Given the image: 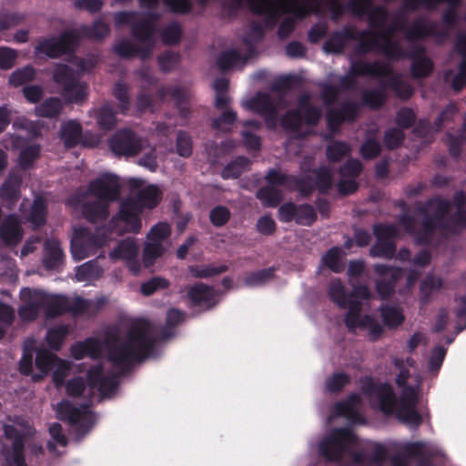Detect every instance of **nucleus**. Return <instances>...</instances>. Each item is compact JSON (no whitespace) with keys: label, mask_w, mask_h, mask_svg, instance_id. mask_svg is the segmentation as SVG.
<instances>
[{"label":"nucleus","mask_w":466,"mask_h":466,"mask_svg":"<svg viewBox=\"0 0 466 466\" xmlns=\"http://www.w3.org/2000/svg\"><path fill=\"white\" fill-rule=\"evenodd\" d=\"M118 200V211L106 225L100 227L106 228V236L112 238L114 233L119 236L125 233H139L142 228L141 211L134 206V201L131 198H124Z\"/></svg>","instance_id":"12"},{"label":"nucleus","mask_w":466,"mask_h":466,"mask_svg":"<svg viewBox=\"0 0 466 466\" xmlns=\"http://www.w3.org/2000/svg\"><path fill=\"white\" fill-rule=\"evenodd\" d=\"M278 218L282 223L295 222L298 226L311 227L317 220V211L309 203L286 201L278 208Z\"/></svg>","instance_id":"19"},{"label":"nucleus","mask_w":466,"mask_h":466,"mask_svg":"<svg viewBox=\"0 0 466 466\" xmlns=\"http://www.w3.org/2000/svg\"><path fill=\"white\" fill-rule=\"evenodd\" d=\"M350 382V377L344 371L333 372L325 380V390L328 393H339Z\"/></svg>","instance_id":"41"},{"label":"nucleus","mask_w":466,"mask_h":466,"mask_svg":"<svg viewBox=\"0 0 466 466\" xmlns=\"http://www.w3.org/2000/svg\"><path fill=\"white\" fill-rule=\"evenodd\" d=\"M448 207V201L431 198L424 204L418 205L414 210L415 215H412L403 202L399 224L406 233L414 237L416 245L429 246L437 229L456 233L453 230L454 227L445 216Z\"/></svg>","instance_id":"6"},{"label":"nucleus","mask_w":466,"mask_h":466,"mask_svg":"<svg viewBox=\"0 0 466 466\" xmlns=\"http://www.w3.org/2000/svg\"><path fill=\"white\" fill-rule=\"evenodd\" d=\"M69 333V328L66 324L56 325L48 329L46 334V340L48 345L47 350H59Z\"/></svg>","instance_id":"36"},{"label":"nucleus","mask_w":466,"mask_h":466,"mask_svg":"<svg viewBox=\"0 0 466 466\" xmlns=\"http://www.w3.org/2000/svg\"><path fill=\"white\" fill-rule=\"evenodd\" d=\"M40 154L38 145H31L25 147L18 157V165L23 170L29 168Z\"/></svg>","instance_id":"53"},{"label":"nucleus","mask_w":466,"mask_h":466,"mask_svg":"<svg viewBox=\"0 0 466 466\" xmlns=\"http://www.w3.org/2000/svg\"><path fill=\"white\" fill-rule=\"evenodd\" d=\"M357 76H370L385 79L388 86L394 87L395 92L401 99H408L412 95V88L396 77L388 63L375 61L372 63L363 60L352 61L349 74L342 79L341 85L348 86L352 85L353 77Z\"/></svg>","instance_id":"11"},{"label":"nucleus","mask_w":466,"mask_h":466,"mask_svg":"<svg viewBox=\"0 0 466 466\" xmlns=\"http://www.w3.org/2000/svg\"><path fill=\"white\" fill-rule=\"evenodd\" d=\"M138 244L134 238H126L119 240L108 255L112 260H127L132 257H136L138 253Z\"/></svg>","instance_id":"31"},{"label":"nucleus","mask_w":466,"mask_h":466,"mask_svg":"<svg viewBox=\"0 0 466 466\" xmlns=\"http://www.w3.org/2000/svg\"><path fill=\"white\" fill-rule=\"evenodd\" d=\"M228 270V267L225 264L192 265L188 267L189 274L196 279H210L219 276Z\"/></svg>","instance_id":"35"},{"label":"nucleus","mask_w":466,"mask_h":466,"mask_svg":"<svg viewBox=\"0 0 466 466\" xmlns=\"http://www.w3.org/2000/svg\"><path fill=\"white\" fill-rule=\"evenodd\" d=\"M322 262L325 267L334 272H339L342 267L340 261V248L338 247L330 248L323 256Z\"/></svg>","instance_id":"56"},{"label":"nucleus","mask_w":466,"mask_h":466,"mask_svg":"<svg viewBox=\"0 0 466 466\" xmlns=\"http://www.w3.org/2000/svg\"><path fill=\"white\" fill-rule=\"evenodd\" d=\"M266 184L256 192V198L265 208L279 207L285 191H296L300 198H309L315 190L329 194L336 177H263Z\"/></svg>","instance_id":"7"},{"label":"nucleus","mask_w":466,"mask_h":466,"mask_svg":"<svg viewBox=\"0 0 466 466\" xmlns=\"http://www.w3.org/2000/svg\"><path fill=\"white\" fill-rule=\"evenodd\" d=\"M458 306L455 310V316L460 320H464V324H456L454 335L457 336L466 329V295L461 296L458 299Z\"/></svg>","instance_id":"64"},{"label":"nucleus","mask_w":466,"mask_h":466,"mask_svg":"<svg viewBox=\"0 0 466 466\" xmlns=\"http://www.w3.org/2000/svg\"><path fill=\"white\" fill-rule=\"evenodd\" d=\"M275 274V268L268 267L248 273L243 279L244 286L254 289L265 285L271 280Z\"/></svg>","instance_id":"37"},{"label":"nucleus","mask_w":466,"mask_h":466,"mask_svg":"<svg viewBox=\"0 0 466 466\" xmlns=\"http://www.w3.org/2000/svg\"><path fill=\"white\" fill-rule=\"evenodd\" d=\"M46 206L44 199L36 198L32 206L28 216V220L35 227L39 228L46 224Z\"/></svg>","instance_id":"43"},{"label":"nucleus","mask_w":466,"mask_h":466,"mask_svg":"<svg viewBox=\"0 0 466 466\" xmlns=\"http://www.w3.org/2000/svg\"><path fill=\"white\" fill-rule=\"evenodd\" d=\"M256 228L263 236H271L276 232L277 224L269 214H266L258 218Z\"/></svg>","instance_id":"62"},{"label":"nucleus","mask_w":466,"mask_h":466,"mask_svg":"<svg viewBox=\"0 0 466 466\" xmlns=\"http://www.w3.org/2000/svg\"><path fill=\"white\" fill-rule=\"evenodd\" d=\"M167 251L164 244L152 243L146 240L143 252L142 263L145 268L152 267L157 258H161Z\"/></svg>","instance_id":"40"},{"label":"nucleus","mask_w":466,"mask_h":466,"mask_svg":"<svg viewBox=\"0 0 466 466\" xmlns=\"http://www.w3.org/2000/svg\"><path fill=\"white\" fill-rule=\"evenodd\" d=\"M252 34L254 35V40L244 39L247 46V53L245 55L240 54L237 49H230L223 52L218 56L217 64L221 70L241 68L247 63L248 59L254 54L253 42H257L260 39L261 30L253 28Z\"/></svg>","instance_id":"23"},{"label":"nucleus","mask_w":466,"mask_h":466,"mask_svg":"<svg viewBox=\"0 0 466 466\" xmlns=\"http://www.w3.org/2000/svg\"><path fill=\"white\" fill-rule=\"evenodd\" d=\"M350 152V147L339 141L330 142L326 148V154L329 160L336 162L346 157Z\"/></svg>","instance_id":"55"},{"label":"nucleus","mask_w":466,"mask_h":466,"mask_svg":"<svg viewBox=\"0 0 466 466\" xmlns=\"http://www.w3.org/2000/svg\"><path fill=\"white\" fill-rule=\"evenodd\" d=\"M360 394L350 392L343 400L337 401L330 409L329 420L346 418L345 427L334 428L325 434L310 438L308 441L309 452L325 463L336 466H384L383 457L388 449L383 443L376 442L370 452L362 449L355 450L358 437L352 431L356 418L360 416Z\"/></svg>","instance_id":"2"},{"label":"nucleus","mask_w":466,"mask_h":466,"mask_svg":"<svg viewBox=\"0 0 466 466\" xmlns=\"http://www.w3.org/2000/svg\"><path fill=\"white\" fill-rule=\"evenodd\" d=\"M438 198L442 201L449 202L445 216L451 221V226L454 227L453 230L458 233L463 226L461 222V217L465 211L466 193L463 190H458L451 199Z\"/></svg>","instance_id":"29"},{"label":"nucleus","mask_w":466,"mask_h":466,"mask_svg":"<svg viewBox=\"0 0 466 466\" xmlns=\"http://www.w3.org/2000/svg\"><path fill=\"white\" fill-rule=\"evenodd\" d=\"M112 152L116 156L132 157L144 147V141L129 129L116 132L109 142Z\"/></svg>","instance_id":"24"},{"label":"nucleus","mask_w":466,"mask_h":466,"mask_svg":"<svg viewBox=\"0 0 466 466\" xmlns=\"http://www.w3.org/2000/svg\"><path fill=\"white\" fill-rule=\"evenodd\" d=\"M380 310L382 322L388 328H397L404 321L401 310L396 306L381 304Z\"/></svg>","instance_id":"39"},{"label":"nucleus","mask_w":466,"mask_h":466,"mask_svg":"<svg viewBox=\"0 0 466 466\" xmlns=\"http://www.w3.org/2000/svg\"><path fill=\"white\" fill-rule=\"evenodd\" d=\"M143 7L148 8V20H137L135 13L122 12L115 15V23L117 25L129 24L132 25L131 34L135 40L133 44L129 40H122L114 46L116 55L124 58H130L135 56L142 59L150 56L156 45V28L152 20L158 17L154 8L158 5V0H140Z\"/></svg>","instance_id":"8"},{"label":"nucleus","mask_w":466,"mask_h":466,"mask_svg":"<svg viewBox=\"0 0 466 466\" xmlns=\"http://www.w3.org/2000/svg\"><path fill=\"white\" fill-rule=\"evenodd\" d=\"M432 70V64L427 57L418 54L414 56L412 63V73L415 76L423 77L428 76Z\"/></svg>","instance_id":"60"},{"label":"nucleus","mask_w":466,"mask_h":466,"mask_svg":"<svg viewBox=\"0 0 466 466\" xmlns=\"http://www.w3.org/2000/svg\"><path fill=\"white\" fill-rule=\"evenodd\" d=\"M48 432L51 440L47 441L46 448L50 452L56 451V445L65 447L67 445V438L63 431V428L59 422H53L48 427Z\"/></svg>","instance_id":"42"},{"label":"nucleus","mask_w":466,"mask_h":466,"mask_svg":"<svg viewBox=\"0 0 466 466\" xmlns=\"http://www.w3.org/2000/svg\"><path fill=\"white\" fill-rule=\"evenodd\" d=\"M260 126H261L260 123L254 121V120L246 121L244 123L245 130H243V132H242V137H243L244 144L249 149L256 150V149L259 148V147H260L259 137L258 136L252 134L249 131V128L258 130V129H259Z\"/></svg>","instance_id":"48"},{"label":"nucleus","mask_w":466,"mask_h":466,"mask_svg":"<svg viewBox=\"0 0 466 466\" xmlns=\"http://www.w3.org/2000/svg\"><path fill=\"white\" fill-rule=\"evenodd\" d=\"M76 40L77 37L73 32H66L59 37L44 38L35 46V54L39 57L55 58L70 51Z\"/></svg>","instance_id":"21"},{"label":"nucleus","mask_w":466,"mask_h":466,"mask_svg":"<svg viewBox=\"0 0 466 466\" xmlns=\"http://www.w3.org/2000/svg\"><path fill=\"white\" fill-rule=\"evenodd\" d=\"M193 151V144L190 136L184 132L180 131L177 135L176 140V152L184 157H189Z\"/></svg>","instance_id":"58"},{"label":"nucleus","mask_w":466,"mask_h":466,"mask_svg":"<svg viewBox=\"0 0 466 466\" xmlns=\"http://www.w3.org/2000/svg\"><path fill=\"white\" fill-rule=\"evenodd\" d=\"M134 201V206L141 212L144 208H155L162 199V191L155 184L140 188L135 196H127Z\"/></svg>","instance_id":"28"},{"label":"nucleus","mask_w":466,"mask_h":466,"mask_svg":"<svg viewBox=\"0 0 466 466\" xmlns=\"http://www.w3.org/2000/svg\"><path fill=\"white\" fill-rule=\"evenodd\" d=\"M392 364L399 370L395 383L400 389V396H397L391 383L380 382L370 375L360 379V393L369 400L373 410L385 416L394 415L411 430H417L422 423L424 415H428V412H420L417 408L421 379L416 376L413 383L408 384L410 372L403 360L394 358Z\"/></svg>","instance_id":"3"},{"label":"nucleus","mask_w":466,"mask_h":466,"mask_svg":"<svg viewBox=\"0 0 466 466\" xmlns=\"http://www.w3.org/2000/svg\"><path fill=\"white\" fill-rule=\"evenodd\" d=\"M336 187L339 195L340 196H348L350 194L354 193L358 187L359 183L355 179L357 177H339Z\"/></svg>","instance_id":"63"},{"label":"nucleus","mask_w":466,"mask_h":466,"mask_svg":"<svg viewBox=\"0 0 466 466\" xmlns=\"http://www.w3.org/2000/svg\"><path fill=\"white\" fill-rule=\"evenodd\" d=\"M447 354V349L442 345H436L431 350L428 370L430 372L437 374L441 370Z\"/></svg>","instance_id":"47"},{"label":"nucleus","mask_w":466,"mask_h":466,"mask_svg":"<svg viewBox=\"0 0 466 466\" xmlns=\"http://www.w3.org/2000/svg\"><path fill=\"white\" fill-rule=\"evenodd\" d=\"M4 437L11 441V446L5 452V461L7 466H27L25 449V438L31 435L30 430H19L13 424L3 425Z\"/></svg>","instance_id":"17"},{"label":"nucleus","mask_w":466,"mask_h":466,"mask_svg":"<svg viewBox=\"0 0 466 466\" xmlns=\"http://www.w3.org/2000/svg\"><path fill=\"white\" fill-rule=\"evenodd\" d=\"M352 37H354V32L350 30L338 33L325 44L324 49L329 53H339L344 49L347 41Z\"/></svg>","instance_id":"44"},{"label":"nucleus","mask_w":466,"mask_h":466,"mask_svg":"<svg viewBox=\"0 0 466 466\" xmlns=\"http://www.w3.org/2000/svg\"><path fill=\"white\" fill-rule=\"evenodd\" d=\"M98 127L103 130L112 129L116 124V118L108 105L94 111Z\"/></svg>","instance_id":"45"},{"label":"nucleus","mask_w":466,"mask_h":466,"mask_svg":"<svg viewBox=\"0 0 466 466\" xmlns=\"http://www.w3.org/2000/svg\"><path fill=\"white\" fill-rule=\"evenodd\" d=\"M209 221L216 228L224 227L230 219V210L223 205H217L209 211Z\"/></svg>","instance_id":"49"},{"label":"nucleus","mask_w":466,"mask_h":466,"mask_svg":"<svg viewBox=\"0 0 466 466\" xmlns=\"http://www.w3.org/2000/svg\"><path fill=\"white\" fill-rule=\"evenodd\" d=\"M67 369L64 360L46 347L35 350H25L19 361L20 373L30 376L33 382L43 380L52 371V381L56 388L65 386L69 397L82 400L79 403L61 400L56 410L57 417L74 429V441L80 442L96 422V416L90 409L96 392L98 401L112 399L119 389L121 377L117 370L105 372L97 365L87 370L86 379L75 377L66 381Z\"/></svg>","instance_id":"1"},{"label":"nucleus","mask_w":466,"mask_h":466,"mask_svg":"<svg viewBox=\"0 0 466 466\" xmlns=\"http://www.w3.org/2000/svg\"><path fill=\"white\" fill-rule=\"evenodd\" d=\"M250 161L245 157H238L232 159L226 167V175H239L249 171Z\"/></svg>","instance_id":"61"},{"label":"nucleus","mask_w":466,"mask_h":466,"mask_svg":"<svg viewBox=\"0 0 466 466\" xmlns=\"http://www.w3.org/2000/svg\"><path fill=\"white\" fill-rule=\"evenodd\" d=\"M23 228L16 214H9L0 225V241L9 247L16 246L23 238Z\"/></svg>","instance_id":"27"},{"label":"nucleus","mask_w":466,"mask_h":466,"mask_svg":"<svg viewBox=\"0 0 466 466\" xmlns=\"http://www.w3.org/2000/svg\"><path fill=\"white\" fill-rule=\"evenodd\" d=\"M374 272L380 277L376 281L375 289L378 295L383 299L390 298L394 292L400 272L387 264H375Z\"/></svg>","instance_id":"25"},{"label":"nucleus","mask_w":466,"mask_h":466,"mask_svg":"<svg viewBox=\"0 0 466 466\" xmlns=\"http://www.w3.org/2000/svg\"><path fill=\"white\" fill-rule=\"evenodd\" d=\"M22 177H6L0 187V197L3 200L15 204L20 198Z\"/></svg>","instance_id":"34"},{"label":"nucleus","mask_w":466,"mask_h":466,"mask_svg":"<svg viewBox=\"0 0 466 466\" xmlns=\"http://www.w3.org/2000/svg\"><path fill=\"white\" fill-rule=\"evenodd\" d=\"M373 235L376 241L370 248V255L373 258H392L396 255L397 247L394 238L398 235L394 224L376 223L373 226Z\"/></svg>","instance_id":"18"},{"label":"nucleus","mask_w":466,"mask_h":466,"mask_svg":"<svg viewBox=\"0 0 466 466\" xmlns=\"http://www.w3.org/2000/svg\"><path fill=\"white\" fill-rule=\"evenodd\" d=\"M399 448L390 458L391 466H410L411 460L416 466H445L448 462L444 451L433 442L405 441Z\"/></svg>","instance_id":"10"},{"label":"nucleus","mask_w":466,"mask_h":466,"mask_svg":"<svg viewBox=\"0 0 466 466\" xmlns=\"http://www.w3.org/2000/svg\"><path fill=\"white\" fill-rule=\"evenodd\" d=\"M59 137L66 147H73L80 143L86 147H94L100 141V137L96 135H83L82 126L76 119H69L61 124Z\"/></svg>","instance_id":"20"},{"label":"nucleus","mask_w":466,"mask_h":466,"mask_svg":"<svg viewBox=\"0 0 466 466\" xmlns=\"http://www.w3.org/2000/svg\"><path fill=\"white\" fill-rule=\"evenodd\" d=\"M40 295L39 300L41 309L46 319H55L66 312L68 309V299L62 294L49 295L42 290H34Z\"/></svg>","instance_id":"26"},{"label":"nucleus","mask_w":466,"mask_h":466,"mask_svg":"<svg viewBox=\"0 0 466 466\" xmlns=\"http://www.w3.org/2000/svg\"><path fill=\"white\" fill-rule=\"evenodd\" d=\"M362 310L347 312L345 315V325L350 331L355 332L359 328L367 329L369 338L371 341L378 340L383 334L384 329L372 314H361Z\"/></svg>","instance_id":"22"},{"label":"nucleus","mask_w":466,"mask_h":466,"mask_svg":"<svg viewBox=\"0 0 466 466\" xmlns=\"http://www.w3.org/2000/svg\"><path fill=\"white\" fill-rule=\"evenodd\" d=\"M102 272L98 262L91 259L76 267L75 275L78 281H90L99 279Z\"/></svg>","instance_id":"38"},{"label":"nucleus","mask_w":466,"mask_h":466,"mask_svg":"<svg viewBox=\"0 0 466 466\" xmlns=\"http://www.w3.org/2000/svg\"><path fill=\"white\" fill-rule=\"evenodd\" d=\"M221 111H222L221 116L214 119L212 126L215 129L221 130V131H228L231 128L232 125L236 122L237 114L230 108L221 109Z\"/></svg>","instance_id":"57"},{"label":"nucleus","mask_w":466,"mask_h":466,"mask_svg":"<svg viewBox=\"0 0 466 466\" xmlns=\"http://www.w3.org/2000/svg\"><path fill=\"white\" fill-rule=\"evenodd\" d=\"M64 252L59 241L47 239L44 244L42 264L47 270L58 269L64 263Z\"/></svg>","instance_id":"30"},{"label":"nucleus","mask_w":466,"mask_h":466,"mask_svg":"<svg viewBox=\"0 0 466 466\" xmlns=\"http://www.w3.org/2000/svg\"><path fill=\"white\" fill-rule=\"evenodd\" d=\"M185 293L193 317L213 310L225 296L224 291L201 281L187 285Z\"/></svg>","instance_id":"13"},{"label":"nucleus","mask_w":466,"mask_h":466,"mask_svg":"<svg viewBox=\"0 0 466 466\" xmlns=\"http://www.w3.org/2000/svg\"><path fill=\"white\" fill-rule=\"evenodd\" d=\"M358 106L352 103L345 104L339 111L329 110L327 115V121L331 129L345 120H352L358 113Z\"/></svg>","instance_id":"33"},{"label":"nucleus","mask_w":466,"mask_h":466,"mask_svg":"<svg viewBox=\"0 0 466 466\" xmlns=\"http://www.w3.org/2000/svg\"><path fill=\"white\" fill-rule=\"evenodd\" d=\"M176 334L173 328L165 324L157 338L148 321L133 323L126 329L116 327L110 332L108 360L122 380L137 365L147 360L158 359L162 354L159 343L170 340Z\"/></svg>","instance_id":"4"},{"label":"nucleus","mask_w":466,"mask_h":466,"mask_svg":"<svg viewBox=\"0 0 466 466\" xmlns=\"http://www.w3.org/2000/svg\"><path fill=\"white\" fill-rule=\"evenodd\" d=\"M64 109V103L58 97H48L36 106L34 113L36 116L44 118H57Z\"/></svg>","instance_id":"32"},{"label":"nucleus","mask_w":466,"mask_h":466,"mask_svg":"<svg viewBox=\"0 0 466 466\" xmlns=\"http://www.w3.org/2000/svg\"><path fill=\"white\" fill-rule=\"evenodd\" d=\"M170 234V226L167 222H158L147 234V241L164 244V241L169 238Z\"/></svg>","instance_id":"46"},{"label":"nucleus","mask_w":466,"mask_h":466,"mask_svg":"<svg viewBox=\"0 0 466 466\" xmlns=\"http://www.w3.org/2000/svg\"><path fill=\"white\" fill-rule=\"evenodd\" d=\"M329 297L341 309H347V312H354L363 309V305L367 302L371 293L365 284H357L348 292L339 280L332 281L329 287Z\"/></svg>","instance_id":"15"},{"label":"nucleus","mask_w":466,"mask_h":466,"mask_svg":"<svg viewBox=\"0 0 466 466\" xmlns=\"http://www.w3.org/2000/svg\"><path fill=\"white\" fill-rule=\"evenodd\" d=\"M54 81L61 86V95L70 104H79L87 97V86L79 81L78 71L66 65H58L53 74Z\"/></svg>","instance_id":"16"},{"label":"nucleus","mask_w":466,"mask_h":466,"mask_svg":"<svg viewBox=\"0 0 466 466\" xmlns=\"http://www.w3.org/2000/svg\"><path fill=\"white\" fill-rule=\"evenodd\" d=\"M286 106L282 100L276 101L267 93H257L254 96L241 101V106L245 110L262 116L268 128H275L280 122L283 128L296 132L303 127H309L317 124L321 116V110L311 105L309 94L301 95L298 109L287 112L279 120L277 109Z\"/></svg>","instance_id":"5"},{"label":"nucleus","mask_w":466,"mask_h":466,"mask_svg":"<svg viewBox=\"0 0 466 466\" xmlns=\"http://www.w3.org/2000/svg\"><path fill=\"white\" fill-rule=\"evenodd\" d=\"M82 34L90 39L100 40L107 36L109 34V27L106 23L98 20L91 26H84L82 28Z\"/></svg>","instance_id":"54"},{"label":"nucleus","mask_w":466,"mask_h":466,"mask_svg":"<svg viewBox=\"0 0 466 466\" xmlns=\"http://www.w3.org/2000/svg\"><path fill=\"white\" fill-rule=\"evenodd\" d=\"M441 285L440 279H436L433 275H427L420 285V299L423 302L428 301L432 293L441 288Z\"/></svg>","instance_id":"52"},{"label":"nucleus","mask_w":466,"mask_h":466,"mask_svg":"<svg viewBox=\"0 0 466 466\" xmlns=\"http://www.w3.org/2000/svg\"><path fill=\"white\" fill-rule=\"evenodd\" d=\"M120 177H96L89 182L86 195L94 200L82 203L83 217L89 222L97 223L107 218L108 205L117 201L121 196Z\"/></svg>","instance_id":"9"},{"label":"nucleus","mask_w":466,"mask_h":466,"mask_svg":"<svg viewBox=\"0 0 466 466\" xmlns=\"http://www.w3.org/2000/svg\"><path fill=\"white\" fill-rule=\"evenodd\" d=\"M40 300L29 301L18 309L19 317L25 321L35 320L41 312Z\"/></svg>","instance_id":"59"},{"label":"nucleus","mask_w":466,"mask_h":466,"mask_svg":"<svg viewBox=\"0 0 466 466\" xmlns=\"http://www.w3.org/2000/svg\"><path fill=\"white\" fill-rule=\"evenodd\" d=\"M169 285V282L165 278L155 276L151 279L144 281L140 286V292L144 296H151L156 291L167 289Z\"/></svg>","instance_id":"51"},{"label":"nucleus","mask_w":466,"mask_h":466,"mask_svg":"<svg viewBox=\"0 0 466 466\" xmlns=\"http://www.w3.org/2000/svg\"><path fill=\"white\" fill-rule=\"evenodd\" d=\"M35 76V70L31 66H25L11 74L9 83L14 86H20L33 81Z\"/></svg>","instance_id":"50"},{"label":"nucleus","mask_w":466,"mask_h":466,"mask_svg":"<svg viewBox=\"0 0 466 466\" xmlns=\"http://www.w3.org/2000/svg\"><path fill=\"white\" fill-rule=\"evenodd\" d=\"M107 229L96 227L94 232L78 230L70 240V252L75 261H80L95 254L100 248L108 245L112 238L106 236Z\"/></svg>","instance_id":"14"}]
</instances>
